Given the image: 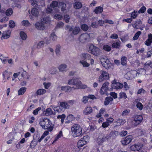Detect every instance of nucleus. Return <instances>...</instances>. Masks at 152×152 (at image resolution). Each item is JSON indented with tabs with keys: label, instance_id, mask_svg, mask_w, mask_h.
<instances>
[{
	"label": "nucleus",
	"instance_id": "nucleus-1",
	"mask_svg": "<svg viewBox=\"0 0 152 152\" xmlns=\"http://www.w3.org/2000/svg\"><path fill=\"white\" fill-rule=\"evenodd\" d=\"M68 84L70 85H75V86L72 87L74 90L79 89H85L87 87L86 85H83L81 81L75 78L69 80L68 81Z\"/></svg>",
	"mask_w": 152,
	"mask_h": 152
},
{
	"label": "nucleus",
	"instance_id": "nucleus-2",
	"mask_svg": "<svg viewBox=\"0 0 152 152\" xmlns=\"http://www.w3.org/2000/svg\"><path fill=\"white\" fill-rule=\"evenodd\" d=\"M39 124L42 128L45 129H48L49 131H51L53 129V125L52 124L51 121L48 119H42Z\"/></svg>",
	"mask_w": 152,
	"mask_h": 152
},
{
	"label": "nucleus",
	"instance_id": "nucleus-3",
	"mask_svg": "<svg viewBox=\"0 0 152 152\" xmlns=\"http://www.w3.org/2000/svg\"><path fill=\"white\" fill-rule=\"evenodd\" d=\"M71 132L74 137L80 136L82 134V128L78 124H75L71 127Z\"/></svg>",
	"mask_w": 152,
	"mask_h": 152
},
{
	"label": "nucleus",
	"instance_id": "nucleus-4",
	"mask_svg": "<svg viewBox=\"0 0 152 152\" xmlns=\"http://www.w3.org/2000/svg\"><path fill=\"white\" fill-rule=\"evenodd\" d=\"M89 51L90 53L96 56H99L102 53L101 51L98 48L93 45H90L89 47Z\"/></svg>",
	"mask_w": 152,
	"mask_h": 152
},
{
	"label": "nucleus",
	"instance_id": "nucleus-5",
	"mask_svg": "<svg viewBox=\"0 0 152 152\" xmlns=\"http://www.w3.org/2000/svg\"><path fill=\"white\" fill-rule=\"evenodd\" d=\"M142 119L143 118L142 115H134L132 119V124L134 126H137L142 121Z\"/></svg>",
	"mask_w": 152,
	"mask_h": 152
},
{
	"label": "nucleus",
	"instance_id": "nucleus-6",
	"mask_svg": "<svg viewBox=\"0 0 152 152\" xmlns=\"http://www.w3.org/2000/svg\"><path fill=\"white\" fill-rule=\"evenodd\" d=\"M101 75L99 77V80L100 82H102L104 80H107L109 78V75L107 72L101 71L100 72Z\"/></svg>",
	"mask_w": 152,
	"mask_h": 152
},
{
	"label": "nucleus",
	"instance_id": "nucleus-7",
	"mask_svg": "<svg viewBox=\"0 0 152 152\" xmlns=\"http://www.w3.org/2000/svg\"><path fill=\"white\" fill-rule=\"evenodd\" d=\"M90 39V35L87 33H85L81 34L79 37L80 41L84 43L89 41Z\"/></svg>",
	"mask_w": 152,
	"mask_h": 152
},
{
	"label": "nucleus",
	"instance_id": "nucleus-8",
	"mask_svg": "<svg viewBox=\"0 0 152 152\" xmlns=\"http://www.w3.org/2000/svg\"><path fill=\"white\" fill-rule=\"evenodd\" d=\"M101 61L102 66L106 69H108L111 67L110 62L107 58H102Z\"/></svg>",
	"mask_w": 152,
	"mask_h": 152
},
{
	"label": "nucleus",
	"instance_id": "nucleus-9",
	"mask_svg": "<svg viewBox=\"0 0 152 152\" xmlns=\"http://www.w3.org/2000/svg\"><path fill=\"white\" fill-rule=\"evenodd\" d=\"M89 137L88 136H85L79 140L77 142V145L78 148L82 147L86 144L88 141Z\"/></svg>",
	"mask_w": 152,
	"mask_h": 152
},
{
	"label": "nucleus",
	"instance_id": "nucleus-10",
	"mask_svg": "<svg viewBox=\"0 0 152 152\" xmlns=\"http://www.w3.org/2000/svg\"><path fill=\"white\" fill-rule=\"evenodd\" d=\"M133 139L131 135H129L125 137L122 139L121 142L123 145H126L129 144L132 141Z\"/></svg>",
	"mask_w": 152,
	"mask_h": 152
},
{
	"label": "nucleus",
	"instance_id": "nucleus-11",
	"mask_svg": "<svg viewBox=\"0 0 152 152\" xmlns=\"http://www.w3.org/2000/svg\"><path fill=\"white\" fill-rule=\"evenodd\" d=\"M109 84V83L108 82H106L103 84L99 91V92L101 94L103 95L106 93V92L108 90V86Z\"/></svg>",
	"mask_w": 152,
	"mask_h": 152
},
{
	"label": "nucleus",
	"instance_id": "nucleus-12",
	"mask_svg": "<svg viewBox=\"0 0 152 152\" xmlns=\"http://www.w3.org/2000/svg\"><path fill=\"white\" fill-rule=\"evenodd\" d=\"M19 73V80H21L22 77L26 78L27 79H28L29 77V75H28L27 73L25 71L23 70H21L20 72H18Z\"/></svg>",
	"mask_w": 152,
	"mask_h": 152
},
{
	"label": "nucleus",
	"instance_id": "nucleus-13",
	"mask_svg": "<svg viewBox=\"0 0 152 152\" xmlns=\"http://www.w3.org/2000/svg\"><path fill=\"white\" fill-rule=\"evenodd\" d=\"M142 144L140 143H137L132 145L130 147L131 150L133 151H136L140 150L142 147Z\"/></svg>",
	"mask_w": 152,
	"mask_h": 152
},
{
	"label": "nucleus",
	"instance_id": "nucleus-14",
	"mask_svg": "<svg viewBox=\"0 0 152 152\" xmlns=\"http://www.w3.org/2000/svg\"><path fill=\"white\" fill-rule=\"evenodd\" d=\"M35 26L37 29L40 30H44L45 28L44 25L41 22H36L35 24Z\"/></svg>",
	"mask_w": 152,
	"mask_h": 152
},
{
	"label": "nucleus",
	"instance_id": "nucleus-15",
	"mask_svg": "<svg viewBox=\"0 0 152 152\" xmlns=\"http://www.w3.org/2000/svg\"><path fill=\"white\" fill-rule=\"evenodd\" d=\"M10 31L8 30L4 31L2 33V37H1V39H2V38L5 39H8L10 36Z\"/></svg>",
	"mask_w": 152,
	"mask_h": 152
},
{
	"label": "nucleus",
	"instance_id": "nucleus-16",
	"mask_svg": "<svg viewBox=\"0 0 152 152\" xmlns=\"http://www.w3.org/2000/svg\"><path fill=\"white\" fill-rule=\"evenodd\" d=\"M109 138V136L108 135H107L102 137H99L97 139V141L98 144H101L104 141L107 140Z\"/></svg>",
	"mask_w": 152,
	"mask_h": 152
},
{
	"label": "nucleus",
	"instance_id": "nucleus-17",
	"mask_svg": "<svg viewBox=\"0 0 152 152\" xmlns=\"http://www.w3.org/2000/svg\"><path fill=\"white\" fill-rule=\"evenodd\" d=\"M93 112L92 108L91 107H86L83 111V113L85 115L90 114Z\"/></svg>",
	"mask_w": 152,
	"mask_h": 152
},
{
	"label": "nucleus",
	"instance_id": "nucleus-18",
	"mask_svg": "<svg viewBox=\"0 0 152 152\" xmlns=\"http://www.w3.org/2000/svg\"><path fill=\"white\" fill-rule=\"evenodd\" d=\"M60 105L61 107L65 109H69L70 108V105L67 102H60Z\"/></svg>",
	"mask_w": 152,
	"mask_h": 152
},
{
	"label": "nucleus",
	"instance_id": "nucleus-19",
	"mask_svg": "<svg viewBox=\"0 0 152 152\" xmlns=\"http://www.w3.org/2000/svg\"><path fill=\"white\" fill-rule=\"evenodd\" d=\"M61 90L65 92H70L74 89L72 87L70 86H62L61 87Z\"/></svg>",
	"mask_w": 152,
	"mask_h": 152
},
{
	"label": "nucleus",
	"instance_id": "nucleus-20",
	"mask_svg": "<svg viewBox=\"0 0 152 152\" xmlns=\"http://www.w3.org/2000/svg\"><path fill=\"white\" fill-rule=\"evenodd\" d=\"M67 66L65 64H62L60 65L58 67L59 71L61 72H66Z\"/></svg>",
	"mask_w": 152,
	"mask_h": 152
},
{
	"label": "nucleus",
	"instance_id": "nucleus-21",
	"mask_svg": "<svg viewBox=\"0 0 152 152\" xmlns=\"http://www.w3.org/2000/svg\"><path fill=\"white\" fill-rule=\"evenodd\" d=\"M31 13L34 16L37 17L38 15L39 12L37 9L36 8H33L31 9Z\"/></svg>",
	"mask_w": 152,
	"mask_h": 152
},
{
	"label": "nucleus",
	"instance_id": "nucleus-22",
	"mask_svg": "<svg viewBox=\"0 0 152 152\" xmlns=\"http://www.w3.org/2000/svg\"><path fill=\"white\" fill-rule=\"evenodd\" d=\"M148 36V38L145 42V44L147 46H148L150 45L152 42V34H149Z\"/></svg>",
	"mask_w": 152,
	"mask_h": 152
},
{
	"label": "nucleus",
	"instance_id": "nucleus-23",
	"mask_svg": "<svg viewBox=\"0 0 152 152\" xmlns=\"http://www.w3.org/2000/svg\"><path fill=\"white\" fill-rule=\"evenodd\" d=\"M113 98L109 96L106 97L104 102L105 105H107L109 104H111L112 101H113Z\"/></svg>",
	"mask_w": 152,
	"mask_h": 152
},
{
	"label": "nucleus",
	"instance_id": "nucleus-24",
	"mask_svg": "<svg viewBox=\"0 0 152 152\" xmlns=\"http://www.w3.org/2000/svg\"><path fill=\"white\" fill-rule=\"evenodd\" d=\"M113 88L115 89H119L123 87V85L119 83H116L113 84Z\"/></svg>",
	"mask_w": 152,
	"mask_h": 152
},
{
	"label": "nucleus",
	"instance_id": "nucleus-25",
	"mask_svg": "<svg viewBox=\"0 0 152 152\" xmlns=\"http://www.w3.org/2000/svg\"><path fill=\"white\" fill-rule=\"evenodd\" d=\"M44 113L46 116H49L52 115L53 114V112L51 108H48L46 109L45 111H44Z\"/></svg>",
	"mask_w": 152,
	"mask_h": 152
},
{
	"label": "nucleus",
	"instance_id": "nucleus-26",
	"mask_svg": "<svg viewBox=\"0 0 152 152\" xmlns=\"http://www.w3.org/2000/svg\"><path fill=\"white\" fill-rule=\"evenodd\" d=\"M12 73L7 70H5L3 74L4 77H7V80L9 79Z\"/></svg>",
	"mask_w": 152,
	"mask_h": 152
},
{
	"label": "nucleus",
	"instance_id": "nucleus-27",
	"mask_svg": "<svg viewBox=\"0 0 152 152\" xmlns=\"http://www.w3.org/2000/svg\"><path fill=\"white\" fill-rule=\"evenodd\" d=\"M103 11V8L100 7L99 6L96 7L95 8L94 10V12L96 14L99 13H101Z\"/></svg>",
	"mask_w": 152,
	"mask_h": 152
},
{
	"label": "nucleus",
	"instance_id": "nucleus-28",
	"mask_svg": "<svg viewBox=\"0 0 152 152\" xmlns=\"http://www.w3.org/2000/svg\"><path fill=\"white\" fill-rule=\"evenodd\" d=\"M74 7L76 9H79L82 7V4L79 1H77L73 4Z\"/></svg>",
	"mask_w": 152,
	"mask_h": 152
},
{
	"label": "nucleus",
	"instance_id": "nucleus-29",
	"mask_svg": "<svg viewBox=\"0 0 152 152\" xmlns=\"http://www.w3.org/2000/svg\"><path fill=\"white\" fill-rule=\"evenodd\" d=\"M66 119L68 121L66 122V123H69L70 121L74 120L75 119V117L73 115L70 114L68 115Z\"/></svg>",
	"mask_w": 152,
	"mask_h": 152
},
{
	"label": "nucleus",
	"instance_id": "nucleus-30",
	"mask_svg": "<svg viewBox=\"0 0 152 152\" xmlns=\"http://www.w3.org/2000/svg\"><path fill=\"white\" fill-rule=\"evenodd\" d=\"M80 28L78 27H75L73 29L72 28V33L74 35H77L80 32Z\"/></svg>",
	"mask_w": 152,
	"mask_h": 152
},
{
	"label": "nucleus",
	"instance_id": "nucleus-31",
	"mask_svg": "<svg viewBox=\"0 0 152 152\" xmlns=\"http://www.w3.org/2000/svg\"><path fill=\"white\" fill-rule=\"evenodd\" d=\"M121 43V42L120 41H117L113 43L112 45V47L114 48H118L120 47Z\"/></svg>",
	"mask_w": 152,
	"mask_h": 152
},
{
	"label": "nucleus",
	"instance_id": "nucleus-32",
	"mask_svg": "<svg viewBox=\"0 0 152 152\" xmlns=\"http://www.w3.org/2000/svg\"><path fill=\"white\" fill-rule=\"evenodd\" d=\"M127 58L125 56L122 57L121 59V63L123 66L126 65Z\"/></svg>",
	"mask_w": 152,
	"mask_h": 152
},
{
	"label": "nucleus",
	"instance_id": "nucleus-33",
	"mask_svg": "<svg viewBox=\"0 0 152 152\" xmlns=\"http://www.w3.org/2000/svg\"><path fill=\"white\" fill-rule=\"evenodd\" d=\"M49 134V132L48 131H45L44 132L43 134L40 139L38 140V141L40 142L47 135Z\"/></svg>",
	"mask_w": 152,
	"mask_h": 152
},
{
	"label": "nucleus",
	"instance_id": "nucleus-34",
	"mask_svg": "<svg viewBox=\"0 0 152 152\" xmlns=\"http://www.w3.org/2000/svg\"><path fill=\"white\" fill-rule=\"evenodd\" d=\"M26 90V88L25 87H22L18 91V95H19L23 94L25 92Z\"/></svg>",
	"mask_w": 152,
	"mask_h": 152
},
{
	"label": "nucleus",
	"instance_id": "nucleus-35",
	"mask_svg": "<svg viewBox=\"0 0 152 152\" xmlns=\"http://www.w3.org/2000/svg\"><path fill=\"white\" fill-rule=\"evenodd\" d=\"M20 35L21 39L23 40H25L27 38V35L26 33L23 31L20 32Z\"/></svg>",
	"mask_w": 152,
	"mask_h": 152
},
{
	"label": "nucleus",
	"instance_id": "nucleus-36",
	"mask_svg": "<svg viewBox=\"0 0 152 152\" xmlns=\"http://www.w3.org/2000/svg\"><path fill=\"white\" fill-rule=\"evenodd\" d=\"M59 5L61 7V10L64 11L66 10V4L63 2H60L59 4Z\"/></svg>",
	"mask_w": 152,
	"mask_h": 152
},
{
	"label": "nucleus",
	"instance_id": "nucleus-37",
	"mask_svg": "<svg viewBox=\"0 0 152 152\" xmlns=\"http://www.w3.org/2000/svg\"><path fill=\"white\" fill-rule=\"evenodd\" d=\"M50 21V19L49 17H44L41 20V22L43 23H47Z\"/></svg>",
	"mask_w": 152,
	"mask_h": 152
},
{
	"label": "nucleus",
	"instance_id": "nucleus-38",
	"mask_svg": "<svg viewBox=\"0 0 152 152\" xmlns=\"http://www.w3.org/2000/svg\"><path fill=\"white\" fill-rule=\"evenodd\" d=\"M79 62L84 67H88L90 66V64L88 63L86 61H80Z\"/></svg>",
	"mask_w": 152,
	"mask_h": 152
},
{
	"label": "nucleus",
	"instance_id": "nucleus-39",
	"mask_svg": "<svg viewBox=\"0 0 152 152\" xmlns=\"http://www.w3.org/2000/svg\"><path fill=\"white\" fill-rule=\"evenodd\" d=\"M126 122V121L124 119H121L120 118L118 119L117 121L116 122L118 123V125H123Z\"/></svg>",
	"mask_w": 152,
	"mask_h": 152
},
{
	"label": "nucleus",
	"instance_id": "nucleus-40",
	"mask_svg": "<svg viewBox=\"0 0 152 152\" xmlns=\"http://www.w3.org/2000/svg\"><path fill=\"white\" fill-rule=\"evenodd\" d=\"M46 91L43 89H40L38 90L37 92V94L38 95H42L45 93Z\"/></svg>",
	"mask_w": 152,
	"mask_h": 152
},
{
	"label": "nucleus",
	"instance_id": "nucleus-41",
	"mask_svg": "<svg viewBox=\"0 0 152 152\" xmlns=\"http://www.w3.org/2000/svg\"><path fill=\"white\" fill-rule=\"evenodd\" d=\"M82 55L83 58L87 60L90 59L91 57V55L89 54L83 53Z\"/></svg>",
	"mask_w": 152,
	"mask_h": 152
},
{
	"label": "nucleus",
	"instance_id": "nucleus-42",
	"mask_svg": "<svg viewBox=\"0 0 152 152\" xmlns=\"http://www.w3.org/2000/svg\"><path fill=\"white\" fill-rule=\"evenodd\" d=\"M66 115L65 114H63L61 115H58L57 117L58 119H61V122L62 124H63L64 122V120L65 118Z\"/></svg>",
	"mask_w": 152,
	"mask_h": 152
},
{
	"label": "nucleus",
	"instance_id": "nucleus-43",
	"mask_svg": "<svg viewBox=\"0 0 152 152\" xmlns=\"http://www.w3.org/2000/svg\"><path fill=\"white\" fill-rule=\"evenodd\" d=\"M141 32L140 31H137L134 35V37H133V39L134 40H137L140 35L141 34Z\"/></svg>",
	"mask_w": 152,
	"mask_h": 152
},
{
	"label": "nucleus",
	"instance_id": "nucleus-44",
	"mask_svg": "<svg viewBox=\"0 0 152 152\" xmlns=\"http://www.w3.org/2000/svg\"><path fill=\"white\" fill-rule=\"evenodd\" d=\"M7 58L6 57L4 56L3 55L0 54V59L1 61L2 62L5 64L7 61Z\"/></svg>",
	"mask_w": 152,
	"mask_h": 152
},
{
	"label": "nucleus",
	"instance_id": "nucleus-45",
	"mask_svg": "<svg viewBox=\"0 0 152 152\" xmlns=\"http://www.w3.org/2000/svg\"><path fill=\"white\" fill-rule=\"evenodd\" d=\"M50 38L53 41H55L57 39V36L54 33H52L51 34Z\"/></svg>",
	"mask_w": 152,
	"mask_h": 152
},
{
	"label": "nucleus",
	"instance_id": "nucleus-46",
	"mask_svg": "<svg viewBox=\"0 0 152 152\" xmlns=\"http://www.w3.org/2000/svg\"><path fill=\"white\" fill-rule=\"evenodd\" d=\"M119 96H120V97L119 98H120V99H126L127 98V96L126 95V93L124 92H121L119 94Z\"/></svg>",
	"mask_w": 152,
	"mask_h": 152
},
{
	"label": "nucleus",
	"instance_id": "nucleus-47",
	"mask_svg": "<svg viewBox=\"0 0 152 152\" xmlns=\"http://www.w3.org/2000/svg\"><path fill=\"white\" fill-rule=\"evenodd\" d=\"M13 11L11 9H9L7 10L6 12V14L8 16H10L12 14Z\"/></svg>",
	"mask_w": 152,
	"mask_h": 152
},
{
	"label": "nucleus",
	"instance_id": "nucleus-48",
	"mask_svg": "<svg viewBox=\"0 0 152 152\" xmlns=\"http://www.w3.org/2000/svg\"><path fill=\"white\" fill-rule=\"evenodd\" d=\"M45 42L43 41H41L39 42L37 45V48H40L43 47Z\"/></svg>",
	"mask_w": 152,
	"mask_h": 152
},
{
	"label": "nucleus",
	"instance_id": "nucleus-49",
	"mask_svg": "<svg viewBox=\"0 0 152 152\" xmlns=\"http://www.w3.org/2000/svg\"><path fill=\"white\" fill-rule=\"evenodd\" d=\"M81 28L84 31H86L88 29V27L87 25L86 24H83L81 25Z\"/></svg>",
	"mask_w": 152,
	"mask_h": 152
},
{
	"label": "nucleus",
	"instance_id": "nucleus-50",
	"mask_svg": "<svg viewBox=\"0 0 152 152\" xmlns=\"http://www.w3.org/2000/svg\"><path fill=\"white\" fill-rule=\"evenodd\" d=\"M54 110V111H57L58 112H61L62 110L60 108V107L59 106H57L55 107L54 106H52Z\"/></svg>",
	"mask_w": 152,
	"mask_h": 152
},
{
	"label": "nucleus",
	"instance_id": "nucleus-51",
	"mask_svg": "<svg viewBox=\"0 0 152 152\" xmlns=\"http://www.w3.org/2000/svg\"><path fill=\"white\" fill-rule=\"evenodd\" d=\"M103 49L106 51H107L108 52L110 51L111 50V47L109 45H105L103 46Z\"/></svg>",
	"mask_w": 152,
	"mask_h": 152
},
{
	"label": "nucleus",
	"instance_id": "nucleus-52",
	"mask_svg": "<svg viewBox=\"0 0 152 152\" xmlns=\"http://www.w3.org/2000/svg\"><path fill=\"white\" fill-rule=\"evenodd\" d=\"M22 25L26 26H29L30 25V23L27 20H23L22 21Z\"/></svg>",
	"mask_w": 152,
	"mask_h": 152
},
{
	"label": "nucleus",
	"instance_id": "nucleus-53",
	"mask_svg": "<svg viewBox=\"0 0 152 152\" xmlns=\"http://www.w3.org/2000/svg\"><path fill=\"white\" fill-rule=\"evenodd\" d=\"M131 75L132 73L130 72H128L126 73V74L125 75V76L126 79L129 80L131 79L132 77Z\"/></svg>",
	"mask_w": 152,
	"mask_h": 152
},
{
	"label": "nucleus",
	"instance_id": "nucleus-54",
	"mask_svg": "<svg viewBox=\"0 0 152 152\" xmlns=\"http://www.w3.org/2000/svg\"><path fill=\"white\" fill-rule=\"evenodd\" d=\"M88 97L87 96H85L83 97L81 101L84 104H86L88 102Z\"/></svg>",
	"mask_w": 152,
	"mask_h": 152
},
{
	"label": "nucleus",
	"instance_id": "nucleus-55",
	"mask_svg": "<svg viewBox=\"0 0 152 152\" xmlns=\"http://www.w3.org/2000/svg\"><path fill=\"white\" fill-rule=\"evenodd\" d=\"M58 5V2L55 1H53L50 5V7H57Z\"/></svg>",
	"mask_w": 152,
	"mask_h": 152
},
{
	"label": "nucleus",
	"instance_id": "nucleus-56",
	"mask_svg": "<svg viewBox=\"0 0 152 152\" xmlns=\"http://www.w3.org/2000/svg\"><path fill=\"white\" fill-rule=\"evenodd\" d=\"M56 72V68L53 67L51 68L50 70V72L51 74H55Z\"/></svg>",
	"mask_w": 152,
	"mask_h": 152
},
{
	"label": "nucleus",
	"instance_id": "nucleus-57",
	"mask_svg": "<svg viewBox=\"0 0 152 152\" xmlns=\"http://www.w3.org/2000/svg\"><path fill=\"white\" fill-rule=\"evenodd\" d=\"M15 26V23L13 20H10L9 21V26L10 28H13Z\"/></svg>",
	"mask_w": 152,
	"mask_h": 152
},
{
	"label": "nucleus",
	"instance_id": "nucleus-58",
	"mask_svg": "<svg viewBox=\"0 0 152 152\" xmlns=\"http://www.w3.org/2000/svg\"><path fill=\"white\" fill-rule=\"evenodd\" d=\"M64 25V23L62 22H59L57 24L56 28H60L62 27Z\"/></svg>",
	"mask_w": 152,
	"mask_h": 152
},
{
	"label": "nucleus",
	"instance_id": "nucleus-59",
	"mask_svg": "<svg viewBox=\"0 0 152 152\" xmlns=\"http://www.w3.org/2000/svg\"><path fill=\"white\" fill-rule=\"evenodd\" d=\"M41 109V107H39L35 110H34L33 112V113L34 115H37L38 114V112Z\"/></svg>",
	"mask_w": 152,
	"mask_h": 152
},
{
	"label": "nucleus",
	"instance_id": "nucleus-60",
	"mask_svg": "<svg viewBox=\"0 0 152 152\" xmlns=\"http://www.w3.org/2000/svg\"><path fill=\"white\" fill-rule=\"evenodd\" d=\"M69 19L70 18L68 15H66L64 16V20L66 23H68L69 21Z\"/></svg>",
	"mask_w": 152,
	"mask_h": 152
},
{
	"label": "nucleus",
	"instance_id": "nucleus-61",
	"mask_svg": "<svg viewBox=\"0 0 152 152\" xmlns=\"http://www.w3.org/2000/svg\"><path fill=\"white\" fill-rule=\"evenodd\" d=\"M109 124L107 121L103 122L102 125V126L103 128H105L108 127L109 126Z\"/></svg>",
	"mask_w": 152,
	"mask_h": 152
},
{
	"label": "nucleus",
	"instance_id": "nucleus-62",
	"mask_svg": "<svg viewBox=\"0 0 152 152\" xmlns=\"http://www.w3.org/2000/svg\"><path fill=\"white\" fill-rule=\"evenodd\" d=\"M110 38L112 39H116L118 38V36L116 34H113L111 35Z\"/></svg>",
	"mask_w": 152,
	"mask_h": 152
},
{
	"label": "nucleus",
	"instance_id": "nucleus-63",
	"mask_svg": "<svg viewBox=\"0 0 152 152\" xmlns=\"http://www.w3.org/2000/svg\"><path fill=\"white\" fill-rule=\"evenodd\" d=\"M146 8L145 7V6H143L139 10L138 12L139 13H143L146 10Z\"/></svg>",
	"mask_w": 152,
	"mask_h": 152
},
{
	"label": "nucleus",
	"instance_id": "nucleus-64",
	"mask_svg": "<svg viewBox=\"0 0 152 152\" xmlns=\"http://www.w3.org/2000/svg\"><path fill=\"white\" fill-rule=\"evenodd\" d=\"M136 106L140 110H141L142 109L143 105L140 102H138Z\"/></svg>",
	"mask_w": 152,
	"mask_h": 152
}]
</instances>
